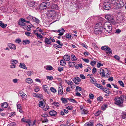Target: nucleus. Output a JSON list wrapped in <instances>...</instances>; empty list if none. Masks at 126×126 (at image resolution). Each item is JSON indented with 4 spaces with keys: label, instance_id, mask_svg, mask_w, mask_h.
Instances as JSON below:
<instances>
[{
    "label": "nucleus",
    "instance_id": "nucleus-4",
    "mask_svg": "<svg viewBox=\"0 0 126 126\" xmlns=\"http://www.w3.org/2000/svg\"><path fill=\"white\" fill-rule=\"evenodd\" d=\"M50 5V3L49 2H43L40 4L39 8L40 10H42L49 7Z\"/></svg>",
    "mask_w": 126,
    "mask_h": 126
},
{
    "label": "nucleus",
    "instance_id": "nucleus-31",
    "mask_svg": "<svg viewBox=\"0 0 126 126\" xmlns=\"http://www.w3.org/2000/svg\"><path fill=\"white\" fill-rule=\"evenodd\" d=\"M33 21L37 23H39L40 22V20L38 19L35 17H33Z\"/></svg>",
    "mask_w": 126,
    "mask_h": 126
},
{
    "label": "nucleus",
    "instance_id": "nucleus-40",
    "mask_svg": "<svg viewBox=\"0 0 126 126\" xmlns=\"http://www.w3.org/2000/svg\"><path fill=\"white\" fill-rule=\"evenodd\" d=\"M33 17L32 16L30 15H29L28 16L27 18V19L29 20H33Z\"/></svg>",
    "mask_w": 126,
    "mask_h": 126
},
{
    "label": "nucleus",
    "instance_id": "nucleus-17",
    "mask_svg": "<svg viewBox=\"0 0 126 126\" xmlns=\"http://www.w3.org/2000/svg\"><path fill=\"white\" fill-rule=\"evenodd\" d=\"M63 59L65 61H68L70 59V57L69 55L67 54L64 55L63 57Z\"/></svg>",
    "mask_w": 126,
    "mask_h": 126
},
{
    "label": "nucleus",
    "instance_id": "nucleus-64",
    "mask_svg": "<svg viewBox=\"0 0 126 126\" xmlns=\"http://www.w3.org/2000/svg\"><path fill=\"white\" fill-rule=\"evenodd\" d=\"M101 113V111H98L95 113V115L96 116H98Z\"/></svg>",
    "mask_w": 126,
    "mask_h": 126
},
{
    "label": "nucleus",
    "instance_id": "nucleus-46",
    "mask_svg": "<svg viewBox=\"0 0 126 126\" xmlns=\"http://www.w3.org/2000/svg\"><path fill=\"white\" fill-rule=\"evenodd\" d=\"M88 113L87 111L85 110V109H83L81 112V114H87Z\"/></svg>",
    "mask_w": 126,
    "mask_h": 126
},
{
    "label": "nucleus",
    "instance_id": "nucleus-62",
    "mask_svg": "<svg viewBox=\"0 0 126 126\" xmlns=\"http://www.w3.org/2000/svg\"><path fill=\"white\" fill-rule=\"evenodd\" d=\"M31 26L30 25H29L27 26V28H26L27 30L28 31L31 30Z\"/></svg>",
    "mask_w": 126,
    "mask_h": 126
},
{
    "label": "nucleus",
    "instance_id": "nucleus-38",
    "mask_svg": "<svg viewBox=\"0 0 126 126\" xmlns=\"http://www.w3.org/2000/svg\"><path fill=\"white\" fill-rule=\"evenodd\" d=\"M62 46H61L59 45H57V44H55L53 46L54 47H57L58 48H61Z\"/></svg>",
    "mask_w": 126,
    "mask_h": 126
},
{
    "label": "nucleus",
    "instance_id": "nucleus-28",
    "mask_svg": "<svg viewBox=\"0 0 126 126\" xmlns=\"http://www.w3.org/2000/svg\"><path fill=\"white\" fill-rule=\"evenodd\" d=\"M121 116V117L123 119H125L126 118V112H122Z\"/></svg>",
    "mask_w": 126,
    "mask_h": 126
},
{
    "label": "nucleus",
    "instance_id": "nucleus-24",
    "mask_svg": "<svg viewBox=\"0 0 126 126\" xmlns=\"http://www.w3.org/2000/svg\"><path fill=\"white\" fill-rule=\"evenodd\" d=\"M56 112L54 110H52L50 111L49 114L51 116H54L56 114Z\"/></svg>",
    "mask_w": 126,
    "mask_h": 126
},
{
    "label": "nucleus",
    "instance_id": "nucleus-63",
    "mask_svg": "<svg viewBox=\"0 0 126 126\" xmlns=\"http://www.w3.org/2000/svg\"><path fill=\"white\" fill-rule=\"evenodd\" d=\"M73 81L76 84H79L78 83V82H77V81L76 80V79L75 78L73 79Z\"/></svg>",
    "mask_w": 126,
    "mask_h": 126
},
{
    "label": "nucleus",
    "instance_id": "nucleus-3",
    "mask_svg": "<svg viewBox=\"0 0 126 126\" xmlns=\"http://www.w3.org/2000/svg\"><path fill=\"white\" fill-rule=\"evenodd\" d=\"M105 18L108 21V22L114 25L116 23L114 18L113 16L111 15L107 14L105 16Z\"/></svg>",
    "mask_w": 126,
    "mask_h": 126
},
{
    "label": "nucleus",
    "instance_id": "nucleus-2",
    "mask_svg": "<svg viewBox=\"0 0 126 126\" xmlns=\"http://www.w3.org/2000/svg\"><path fill=\"white\" fill-rule=\"evenodd\" d=\"M111 24V23L108 22H105L104 24L103 27L104 29L108 33H110L111 32L112 26Z\"/></svg>",
    "mask_w": 126,
    "mask_h": 126
},
{
    "label": "nucleus",
    "instance_id": "nucleus-9",
    "mask_svg": "<svg viewBox=\"0 0 126 126\" xmlns=\"http://www.w3.org/2000/svg\"><path fill=\"white\" fill-rule=\"evenodd\" d=\"M90 79H89L91 83L94 85L97 83V81L94 77L90 76Z\"/></svg>",
    "mask_w": 126,
    "mask_h": 126
},
{
    "label": "nucleus",
    "instance_id": "nucleus-49",
    "mask_svg": "<svg viewBox=\"0 0 126 126\" xmlns=\"http://www.w3.org/2000/svg\"><path fill=\"white\" fill-rule=\"evenodd\" d=\"M49 121L46 118H45L43 120H42V123H47Z\"/></svg>",
    "mask_w": 126,
    "mask_h": 126
},
{
    "label": "nucleus",
    "instance_id": "nucleus-58",
    "mask_svg": "<svg viewBox=\"0 0 126 126\" xmlns=\"http://www.w3.org/2000/svg\"><path fill=\"white\" fill-rule=\"evenodd\" d=\"M75 78L76 79V80L77 81V82H80L81 81V79H80L79 77H76Z\"/></svg>",
    "mask_w": 126,
    "mask_h": 126
},
{
    "label": "nucleus",
    "instance_id": "nucleus-25",
    "mask_svg": "<svg viewBox=\"0 0 126 126\" xmlns=\"http://www.w3.org/2000/svg\"><path fill=\"white\" fill-rule=\"evenodd\" d=\"M20 95L22 98H26L27 97L26 94L22 92H20L19 93Z\"/></svg>",
    "mask_w": 126,
    "mask_h": 126
},
{
    "label": "nucleus",
    "instance_id": "nucleus-34",
    "mask_svg": "<svg viewBox=\"0 0 126 126\" xmlns=\"http://www.w3.org/2000/svg\"><path fill=\"white\" fill-rule=\"evenodd\" d=\"M52 8L53 9H58V7L57 5L56 4L53 5L52 7Z\"/></svg>",
    "mask_w": 126,
    "mask_h": 126
},
{
    "label": "nucleus",
    "instance_id": "nucleus-39",
    "mask_svg": "<svg viewBox=\"0 0 126 126\" xmlns=\"http://www.w3.org/2000/svg\"><path fill=\"white\" fill-rule=\"evenodd\" d=\"M96 61H91L90 63V64L92 66H94L96 64Z\"/></svg>",
    "mask_w": 126,
    "mask_h": 126
},
{
    "label": "nucleus",
    "instance_id": "nucleus-41",
    "mask_svg": "<svg viewBox=\"0 0 126 126\" xmlns=\"http://www.w3.org/2000/svg\"><path fill=\"white\" fill-rule=\"evenodd\" d=\"M111 1V3L113 5H115L116 3H117V0H110Z\"/></svg>",
    "mask_w": 126,
    "mask_h": 126
},
{
    "label": "nucleus",
    "instance_id": "nucleus-26",
    "mask_svg": "<svg viewBox=\"0 0 126 126\" xmlns=\"http://www.w3.org/2000/svg\"><path fill=\"white\" fill-rule=\"evenodd\" d=\"M67 98L63 97H62L61 99V100L62 101V102L64 104L67 103L68 101L67 100Z\"/></svg>",
    "mask_w": 126,
    "mask_h": 126
},
{
    "label": "nucleus",
    "instance_id": "nucleus-56",
    "mask_svg": "<svg viewBox=\"0 0 126 126\" xmlns=\"http://www.w3.org/2000/svg\"><path fill=\"white\" fill-rule=\"evenodd\" d=\"M89 98L91 99H93L94 98V95L91 93H90L89 95Z\"/></svg>",
    "mask_w": 126,
    "mask_h": 126
},
{
    "label": "nucleus",
    "instance_id": "nucleus-14",
    "mask_svg": "<svg viewBox=\"0 0 126 126\" xmlns=\"http://www.w3.org/2000/svg\"><path fill=\"white\" fill-rule=\"evenodd\" d=\"M95 28H97V29H102L103 28L102 25V24L100 23H98L96 24L95 26Z\"/></svg>",
    "mask_w": 126,
    "mask_h": 126
},
{
    "label": "nucleus",
    "instance_id": "nucleus-52",
    "mask_svg": "<svg viewBox=\"0 0 126 126\" xmlns=\"http://www.w3.org/2000/svg\"><path fill=\"white\" fill-rule=\"evenodd\" d=\"M30 121V120L29 119H28V120L25 119H24V118H23L22 119H21L22 122H26V123L28 122V121Z\"/></svg>",
    "mask_w": 126,
    "mask_h": 126
},
{
    "label": "nucleus",
    "instance_id": "nucleus-32",
    "mask_svg": "<svg viewBox=\"0 0 126 126\" xmlns=\"http://www.w3.org/2000/svg\"><path fill=\"white\" fill-rule=\"evenodd\" d=\"M23 44L24 45L29 44L30 43V41L28 40H23L22 41Z\"/></svg>",
    "mask_w": 126,
    "mask_h": 126
},
{
    "label": "nucleus",
    "instance_id": "nucleus-30",
    "mask_svg": "<svg viewBox=\"0 0 126 126\" xmlns=\"http://www.w3.org/2000/svg\"><path fill=\"white\" fill-rule=\"evenodd\" d=\"M8 103L7 102H4L1 105V107H3L4 108H7L8 106Z\"/></svg>",
    "mask_w": 126,
    "mask_h": 126
},
{
    "label": "nucleus",
    "instance_id": "nucleus-57",
    "mask_svg": "<svg viewBox=\"0 0 126 126\" xmlns=\"http://www.w3.org/2000/svg\"><path fill=\"white\" fill-rule=\"evenodd\" d=\"M15 42L16 43H19L20 42H21V41L19 39H17L16 40Z\"/></svg>",
    "mask_w": 126,
    "mask_h": 126
},
{
    "label": "nucleus",
    "instance_id": "nucleus-48",
    "mask_svg": "<svg viewBox=\"0 0 126 126\" xmlns=\"http://www.w3.org/2000/svg\"><path fill=\"white\" fill-rule=\"evenodd\" d=\"M105 92L107 93L108 94H110L111 93L110 90L108 88L106 90H105Z\"/></svg>",
    "mask_w": 126,
    "mask_h": 126
},
{
    "label": "nucleus",
    "instance_id": "nucleus-7",
    "mask_svg": "<svg viewBox=\"0 0 126 126\" xmlns=\"http://www.w3.org/2000/svg\"><path fill=\"white\" fill-rule=\"evenodd\" d=\"M101 49L104 50L108 51V52H107V54L109 53L110 54L112 53V50L111 49L107 46H102L101 47Z\"/></svg>",
    "mask_w": 126,
    "mask_h": 126
},
{
    "label": "nucleus",
    "instance_id": "nucleus-44",
    "mask_svg": "<svg viewBox=\"0 0 126 126\" xmlns=\"http://www.w3.org/2000/svg\"><path fill=\"white\" fill-rule=\"evenodd\" d=\"M0 26L3 28H4L6 27V26H5V24L1 21L0 23Z\"/></svg>",
    "mask_w": 126,
    "mask_h": 126
},
{
    "label": "nucleus",
    "instance_id": "nucleus-22",
    "mask_svg": "<svg viewBox=\"0 0 126 126\" xmlns=\"http://www.w3.org/2000/svg\"><path fill=\"white\" fill-rule=\"evenodd\" d=\"M18 24L19 25L21 26L24 29H25L26 28V26H24L26 25V24L25 23L19 21Z\"/></svg>",
    "mask_w": 126,
    "mask_h": 126
},
{
    "label": "nucleus",
    "instance_id": "nucleus-35",
    "mask_svg": "<svg viewBox=\"0 0 126 126\" xmlns=\"http://www.w3.org/2000/svg\"><path fill=\"white\" fill-rule=\"evenodd\" d=\"M46 78L47 80H52L53 79V77L52 76H47L46 77Z\"/></svg>",
    "mask_w": 126,
    "mask_h": 126
},
{
    "label": "nucleus",
    "instance_id": "nucleus-37",
    "mask_svg": "<svg viewBox=\"0 0 126 126\" xmlns=\"http://www.w3.org/2000/svg\"><path fill=\"white\" fill-rule=\"evenodd\" d=\"M35 34L37 35V37L39 38L42 39L43 38L42 36L40 34L38 33H36Z\"/></svg>",
    "mask_w": 126,
    "mask_h": 126
},
{
    "label": "nucleus",
    "instance_id": "nucleus-13",
    "mask_svg": "<svg viewBox=\"0 0 126 126\" xmlns=\"http://www.w3.org/2000/svg\"><path fill=\"white\" fill-rule=\"evenodd\" d=\"M8 45L10 49H12L14 50H15L16 49V47L14 44L9 43L8 44Z\"/></svg>",
    "mask_w": 126,
    "mask_h": 126
},
{
    "label": "nucleus",
    "instance_id": "nucleus-6",
    "mask_svg": "<svg viewBox=\"0 0 126 126\" xmlns=\"http://www.w3.org/2000/svg\"><path fill=\"white\" fill-rule=\"evenodd\" d=\"M124 6L123 3L121 1L118 2L116 5L114 6V8L115 9H118L122 8Z\"/></svg>",
    "mask_w": 126,
    "mask_h": 126
},
{
    "label": "nucleus",
    "instance_id": "nucleus-21",
    "mask_svg": "<svg viewBox=\"0 0 126 126\" xmlns=\"http://www.w3.org/2000/svg\"><path fill=\"white\" fill-rule=\"evenodd\" d=\"M19 66L20 67L24 69H26L27 68L25 64L22 63H20Z\"/></svg>",
    "mask_w": 126,
    "mask_h": 126
},
{
    "label": "nucleus",
    "instance_id": "nucleus-51",
    "mask_svg": "<svg viewBox=\"0 0 126 126\" xmlns=\"http://www.w3.org/2000/svg\"><path fill=\"white\" fill-rule=\"evenodd\" d=\"M71 57L72 58V59L73 61H75L77 60V59L74 55H72L71 56Z\"/></svg>",
    "mask_w": 126,
    "mask_h": 126
},
{
    "label": "nucleus",
    "instance_id": "nucleus-50",
    "mask_svg": "<svg viewBox=\"0 0 126 126\" xmlns=\"http://www.w3.org/2000/svg\"><path fill=\"white\" fill-rule=\"evenodd\" d=\"M103 100V98L102 96L99 97L97 98V101H102Z\"/></svg>",
    "mask_w": 126,
    "mask_h": 126
},
{
    "label": "nucleus",
    "instance_id": "nucleus-16",
    "mask_svg": "<svg viewBox=\"0 0 126 126\" xmlns=\"http://www.w3.org/2000/svg\"><path fill=\"white\" fill-rule=\"evenodd\" d=\"M25 81L29 84L32 83L33 82L32 80L30 78H27L25 80Z\"/></svg>",
    "mask_w": 126,
    "mask_h": 126
},
{
    "label": "nucleus",
    "instance_id": "nucleus-43",
    "mask_svg": "<svg viewBox=\"0 0 126 126\" xmlns=\"http://www.w3.org/2000/svg\"><path fill=\"white\" fill-rule=\"evenodd\" d=\"M108 105H107L105 104L103 105L102 107V109L104 110L107 108Z\"/></svg>",
    "mask_w": 126,
    "mask_h": 126
},
{
    "label": "nucleus",
    "instance_id": "nucleus-12",
    "mask_svg": "<svg viewBox=\"0 0 126 126\" xmlns=\"http://www.w3.org/2000/svg\"><path fill=\"white\" fill-rule=\"evenodd\" d=\"M110 4H107L104 6L103 8L105 10H108L110 9Z\"/></svg>",
    "mask_w": 126,
    "mask_h": 126
},
{
    "label": "nucleus",
    "instance_id": "nucleus-36",
    "mask_svg": "<svg viewBox=\"0 0 126 126\" xmlns=\"http://www.w3.org/2000/svg\"><path fill=\"white\" fill-rule=\"evenodd\" d=\"M76 91H80L81 90V88L79 86H77L76 87Z\"/></svg>",
    "mask_w": 126,
    "mask_h": 126
},
{
    "label": "nucleus",
    "instance_id": "nucleus-55",
    "mask_svg": "<svg viewBox=\"0 0 126 126\" xmlns=\"http://www.w3.org/2000/svg\"><path fill=\"white\" fill-rule=\"evenodd\" d=\"M53 105L56 107L59 106V104L58 102H53Z\"/></svg>",
    "mask_w": 126,
    "mask_h": 126
},
{
    "label": "nucleus",
    "instance_id": "nucleus-59",
    "mask_svg": "<svg viewBox=\"0 0 126 126\" xmlns=\"http://www.w3.org/2000/svg\"><path fill=\"white\" fill-rule=\"evenodd\" d=\"M36 96L37 97L40 98H42L43 97V96L42 94H37V95Z\"/></svg>",
    "mask_w": 126,
    "mask_h": 126
},
{
    "label": "nucleus",
    "instance_id": "nucleus-11",
    "mask_svg": "<svg viewBox=\"0 0 126 126\" xmlns=\"http://www.w3.org/2000/svg\"><path fill=\"white\" fill-rule=\"evenodd\" d=\"M44 68L47 70H53V68L51 65L45 66L44 67Z\"/></svg>",
    "mask_w": 126,
    "mask_h": 126
},
{
    "label": "nucleus",
    "instance_id": "nucleus-45",
    "mask_svg": "<svg viewBox=\"0 0 126 126\" xmlns=\"http://www.w3.org/2000/svg\"><path fill=\"white\" fill-rule=\"evenodd\" d=\"M100 73L102 77H105V71H102V72L100 71Z\"/></svg>",
    "mask_w": 126,
    "mask_h": 126
},
{
    "label": "nucleus",
    "instance_id": "nucleus-47",
    "mask_svg": "<svg viewBox=\"0 0 126 126\" xmlns=\"http://www.w3.org/2000/svg\"><path fill=\"white\" fill-rule=\"evenodd\" d=\"M27 124L26 125V126H32V123L31 121H30L28 122H27Z\"/></svg>",
    "mask_w": 126,
    "mask_h": 126
},
{
    "label": "nucleus",
    "instance_id": "nucleus-20",
    "mask_svg": "<svg viewBox=\"0 0 126 126\" xmlns=\"http://www.w3.org/2000/svg\"><path fill=\"white\" fill-rule=\"evenodd\" d=\"M60 33L58 34V35L59 36H62L63 35L65 32V30L64 29L62 28H61L60 29Z\"/></svg>",
    "mask_w": 126,
    "mask_h": 126
},
{
    "label": "nucleus",
    "instance_id": "nucleus-61",
    "mask_svg": "<svg viewBox=\"0 0 126 126\" xmlns=\"http://www.w3.org/2000/svg\"><path fill=\"white\" fill-rule=\"evenodd\" d=\"M16 124L14 122L11 123L10 124V126H16Z\"/></svg>",
    "mask_w": 126,
    "mask_h": 126
},
{
    "label": "nucleus",
    "instance_id": "nucleus-29",
    "mask_svg": "<svg viewBox=\"0 0 126 126\" xmlns=\"http://www.w3.org/2000/svg\"><path fill=\"white\" fill-rule=\"evenodd\" d=\"M76 64L75 62H69V66L70 67H73Z\"/></svg>",
    "mask_w": 126,
    "mask_h": 126
},
{
    "label": "nucleus",
    "instance_id": "nucleus-53",
    "mask_svg": "<svg viewBox=\"0 0 126 126\" xmlns=\"http://www.w3.org/2000/svg\"><path fill=\"white\" fill-rule=\"evenodd\" d=\"M118 82L119 84L122 87L124 86V85L123 82L121 81H119Z\"/></svg>",
    "mask_w": 126,
    "mask_h": 126
},
{
    "label": "nucleus",
    "instance_id": "nucleus-18",
    "mask_svg": "<svg viewBox=\"0 0 126 126\" xmlns=\"http://www.w3.org/2000/svg\"><path fill=\"white\" fill-rule=\"evenodd\" d=\"M18 62V61L16 60L11 59L10 61V64L14 65L16 64Z\"/></svg>",
    "mask_w": 126,
    "mask_h": 126
},
{
    "label": "nucleus",
    "instance_id": "nucleus-19",
    "mask_svg": "<svg viewBox=\"0 0 126 126\" xmlns=\"http://www.w3.org/2000/svg\"><path fill=\"white\" fill-rule=\"evenodd\" d=\"M45 42L47 44H50L51 43L50 39L47 38H46L45 39Z\"/></svg>",
    "mask_w": 126,
    "mask_h": 126
},
{
    "label": "nucleus",
    "instance_id": "nucleus-54",
    "mask_svg": "<svg viewBox=\"0 0 126 126\" xmlns=\"http://www.w3.org/2000/svg\"><path fill=\"white\" fill-rule=\"evenodd\" d=\"M51 91L53 93H55L56 92V90L54 88L51 87L50 89Z\"/></svg>",
    "mask_w": 126,
    "mask_h": 126
},
{
    "label": "nucleus",
    "instance_id": "nucleus-23",
    "mask_svg": "<svg viewBox=\"0 0 126 126\" xmlns=\"http://www.w3.org/2000/svg\"><path fill=\"white\" fill-rule=\"evenodd\" d=\"M60 64L61 65L64 66L66 64L65 61L64 60H62L60 61Z\"/></svg>",
    "mask_w": 126,
    "mask_h": 126
},
{
    "label": "nucleus",
    "instance_id": "nucleus-42",
    "mask_svg": "<svg viewBox=\"0 0 126 126\" xmlns=\"http://www.w3.org/2000/svg\"><path fill=\"white\" fill-rule=\"evenodd\" d=\"M27 74L29 76H30L33 74V71H27Z\"/></svg>",
    "mask_w": 126,
    "mask_h": 126
},
{
    "label": "nucleus",
    "instance_id": "nucleus-27",
    "mask_svg": "<svg viewBox=\"0 0 126 126\" xmlns=\"http://www.w3.org/2000/svg\"><path fill=\"white\" fill-rule=\"evenodd\" d=\"M67 100H69V101L70 102H71L74 103H75L76 104L78 103V102L73 99L69 98H67Z\"/></svg>",
    "mask_w": 126,
    "mask_h": 126
},
{
    "label": "nucleus",
    "instance_id": "nucleus-10",
    "mask_svg": "<svg viewBox=\"0 0 126 126\" xmlns=\"http://www.w3.org/2000/svg\"><path fill=\"white\" fill-rule=\"evenodd\" d=\"M103 29V28L101 29L95 28L94 30L96 34H101L102 33Z\"/></svg>",
    "mask_w": 126,
    "mask_h": 126
},
{
    "label": "nucleus",
    "instance_id": "nucleus-1",
    "mask_svg": "<svg viewBox=\"0 0 126 126\" xmlns=\"http://www.w3.org/2000/svg\"><path fill=\"white\" fill-rule=\"evenodd\" d=\"M125 98H126V96L122 95H121L120 97L117 96L115 97L114 98L115 102V104L120 107H123V105L121 104L123 103Z\"/></svg>",
    "mask_w": 126,
    "mask_h": 126
},
{
    "label": "nucleus",
    "instance_id": "nucleus-33",
    "mask_svg": "<svg viewBox=\"0 0 126 126\" xmlns=\"http://www.w3.org/2000/svg\"><path fill=\"white\" fill-rule=\"evenodd\" d=\"M93 125L92 122H90L87 123L84 125V126H93Z\"/></svg>",
    "mask_w": 126,
    "mask_h": 126
},
{
    "label": "nucleus",
    "instance_id": "nucleus-5",
    "mask_svg": "<svg viewBox=\"0 0 126 126\" xmlns=\"http://www.w3.org/2000/svg\"><path fill=\"white\" fill-rule=\"evenodd\" d=\"M37 2L28 1L27 3L28 5L30 7L36 8L39 6Z\"/></svg>",
    "mask_w": 126,
    "mask_h": 126
},
{
    "label": "nucleus",
    "instance_id": "nucleus-8",
    "mask_svg": "<svg viewBox=\"0 0 126 126\" xmlns=\"http://www.w3.org/2000/svg\"><path fill=\"white\" fill-rule=\"evenodd\" d=\"M44 91L47 92L48 94H49L50 93V90L49 88L47 85H44L42 86Z\"/></svg>",
    "mask_w": 126,
    "mask_h": 126
},
{
    "label": "nucleus",
    "instance_id": "nucleus-60",
    "mask_svg": "<svg viewBox=\"0 0 126 126\" xmlns=\"http://www.w3.org/2000/svg\"><path fill=\"white\" fill-rule=\"evenodd\" d=\"M63 67H58V71H62L63 70Z\"/></svg>",
    "mask_w": 126,
    "mask_h": 126
},
{
    "label": "nucleus",
    "instance_id": "nucleus-15",
    "mask_svg": "<svg viewBox=\"0 0 126 126\" xmlns=\"http://www.w3.org/2000/svg\"><path fill=\"white\" fill-rule=\"evenodd\" d=\"M63 89V88L62 86L60 85L59 87V90L58 91V94L59 95H61L62 94L63 91L62 90Z\"/></svg>",
    "mask_w": 126,
    "mask_h": 126
}]
</instances>
